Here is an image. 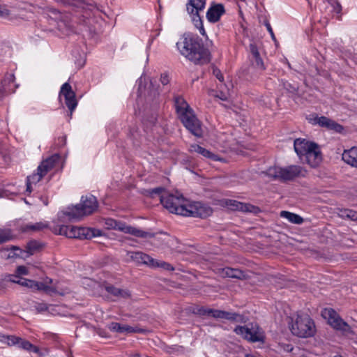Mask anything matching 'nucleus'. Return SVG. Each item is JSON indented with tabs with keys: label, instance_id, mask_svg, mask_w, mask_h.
I'll use <instances>...</instances> for the list:
<instances>
[{
	"label": "nucleus",
	"instance_id": "obj_1",
	"mask_svg": "<svg viewBox=\"0 0 357 357\" xmlns=\"http://www.w3.org/2000/svg\"><path fill=\"white\" fill-rule=\"evenodd\" d=\"M180 53L195 64L202 65L210 61V52L204 48L197 37L184 33L176 43Z\"/></svg>",
	"mask_w": 357,
	"mask_h": 357
},
{
	"label": "nucleus",
	"instance_id": "obj_2",
	"mask_svg": "<svg viewBox=\"0 0 357 357\" xmlns=\"http://www.w3.org/2000/svg\"><path fill=\"white\" fill-rule=\"evenodd\" d=\"M152 197L158 195L161 204L170 213L185 216L187 213L188 200L185 199L182 195L176 192L175 194H170L165 192L163 188H157L150 192Z\"/></svg>",
	"mask_w": 357,
	"mask_h": 357
},
{
	"label": "nucleus",
	"instance_id": "obj_3",
	"mask_svg": "<svg viewBox=\"0 0 357 357\" xmlns=\"http://www.w3.org/2000/svg\"><path fill=\"white\" fill-rule=\"evenodd\" d=\"M175 107L178 116L184 126L195 136L202 137L201 123L188 102L183 98L177 97L175 99Z\"/></svg>",
	"mask_w": 357,
	"mask_h": 357
},
{
	"label": "nucleus",
	"instance_id": "obj_4",
	"mask_svg": "<svg viewBox=\"0 0 357 357\" xmlns=\"http://www.w3.org/2000/svg\"><path fill=\"white\" fill-rule=\"evenodd\" d=\"M98 208V202L93 195L82 197L81 203L68 207L63 214L70 220H79L84 216L91 215Z\"/></svg>",
	"mask_w": 357,
	"mask_h": 357
},
{
	"label": "nucleus",
	"instance_id": "obj_5",
	"mask_svg": "<svg viewBox=\"0 0 357 357\" xmlns=\"http://www.w3.org/2000/svg\"><path fill=\"white\" fill-rule=\"evenodd\" d=\"M306 174L307 171L298 165H289L285 167H271L267 169V175L269 177L282 182L304 177Z\"/></svg>",
	"mask_w": 357,
	"mask_h": 357
},
{
	"label": "nucleus",
	"instance_id": "obj_6",
	"mask_svg": "<svg viewBox=\"0 0 357 357\" xmlns=\"http://www.w3.org/2000/svg\"><path fill=\"white\" fill-rule=\"evenodd\" d=\"M290 330L294 335L303 338L312 337L316 332L313 320L306 314H297Z\"/></svg>",
	"mask_w": 357,
	"mask_h": 357
},
{
	"label": "nucleus",
	"instance_id": "obj_7",
	"mask_svg": "<svg viewBox=\"0 0 357 357\" xmlns=\"http://www.w3.org/2000/svg\"><path fill=\"white\" fill-rule=\"evenodd\" d=\"M159 86L154 85L151 81L145 77L139 79L138 93L143 96L148 104L155 106L160 102Z\"/></svg>",
	"mask_w": 357,
	"mask_h": 357
},
{
	"label": "nucleus",
	"instance_id": "obj_8",
	"mask_svg": "<svg viewBox=\"0 0 357 357\" xmlns=\"http://www.w3.org/2000/svg\"><path fill=\"white\" fill-rule=\"evenodd\" d=\"M105 225L108 229H116L126 234H130L140 238H153L154 234L140 230L136 227L128 226L124 222L117 221L116 220L108 218L105 220Z\"/></svg>",
	"mask_w": 357,
	"mask_h": 357
},
{
	"label": "nucleus",
	"instance_id": "obj_9",
	"mask_svg": "<svg viewBox=\"0 0 357 357\" xmlns=\"http://www.w3.org/2000/svg\"><path fill=\"white\" fill-rule=\"evenodd\" d=\"M234 332L245 340L252 342H263L264 335L257 324H250L245 326H237Z\"/></svg>",
	"mask_w": 357,
	"mask_h": 357
},
{
	"label": "nucleus",
	"instance_id": "obj_10",
	"mask_svg": "<svg viewBox=\"0 0 357 357\" xmlns=\"http://www.w3.org/2000/svg\"><path fill=\"white\" fill-rule=\"evenodd\" d=\"M321 315L328 320V324L335 330L341 331L345 333H353L351 326L333 309H324L321 312Z\"/></svg>",
	"mask_w": 357,
	"mask_h": 357
},
{
	"label": "nucleus",
	"instance_id": "obj_11",
	"mask_svg": "<svg viewBox=\"0 0 357 357\" xmlns=\"http://www.w3.org/2000/svg\"><path fill=\"white\" fill-rule=\"evenodd\" d=\"M89 228L62 225L59 227V234L68 238H88L93 236Z\"/></svg>",
	"mask_w": 357,
	"mask_h": 357
},
{
	"label": "nucleus",
	"instance_id": "obj_12",
	"mask_svg": "<svg viewBox=\"0 0 357 357\" xmlns=\"http://www.w3.org/2000/svg\"><path fill=\"white\" fill-rule=\"evenodd\" d=\"M187 213L185 216L206 218L211 215L212 208L206 204L201 202H190L188 201Z\"/></svg>",
	"mask_w": 357,
	"mask_h": 357
},
{
	"label": "nucleus",
	"instance_id": "obj_13",
	"mask_svg": "<svg viewBox=\"0 0 357 357\" xmlns=\"http://www.w3.org/2000/svg\"><path fill=\"white\" fill-rule=\"evenodd\" d=\"M222 206L231 211H238L245 213H258L260 211V209L257 206L234 199L222 200Z\"/></svg>",
	"mask_w": 357,
	"mask_h": 357
},
{
	"label": "nucleus",
	"instance_id": "obj_14",
	"mask_svg": "<svg viewBox=\"0 0 357 357\" xmlns=\"http://www.w3.org/2000/svg\"><path fill=\"white\" fill-rule=\"evenodd\" d=\"M60 96H64L65 103L72 114L77 105V101L75 92L72 90L71 86L68 82L62 85Z\"/></svg>",
	"mask_w": 357,
	"mask_h": 357
},
{
	"label": "nucleus",
	"instance_id": "obj_15",
	"mask_svg": "<svg viewBox=\"0 0 357 357\" xmlns=\"http://www.w3.org/2000/svg\"><path fill=\"white\" fill-rule=\"evenodd\" d=\"M0 340L6 342L8 345L19 344L21 348L35 353H38L39 351L38 348L31 344L29 342L23 340L15 336L1 335L0 336Z\"/></svg>",
	"mask_w": 357,
	"mask_h": 357
},
{
	"label": "nucleus",
	"instance_id": "obj_16",
	"mask_svg": "<svg viewBox=\"0 0 357 357\" xmlns=\"http://www.w3.org/2000/svg\"><path fill=\"white\" fill-rule=\"evenodd\" d=\"M307 164L312 167H317L319 165L322 160V155L319 147L316 145L310 149V151L304 155L303 160Z\"/></svg>",
	"mask_w": 357,
	"mask_h": 357
},
{
	"label": "nucleus",
	"instance_id": "obj_17",
	"mask_svg": "<svg viewBox=\"0 0 357 357\" xmlns=\"http://www.w3.org/2000/svg\"><path fill=\"white\" fill-rule=\"evenodd\" d=\"M215 273L223 278H229L238 280H246L248 278V276L245 273L238 268H232L229 267L218 268L216 269Z\"/></svg>",
	"mask_w": 357,
	"mask_h": 357
},
{
	"label": "nucleus",
	"instance_id": "obj_18",
	"mask_svg": "<svg viewBox=\"0 0 357 357\" xmlns=\"http://www.w3.org/2000/svg\"><path fill=\"white\" fill-rule=\"evenodd\" d=\"M225 13V6L222 3H212L206 13V18L211 23H215Z\"/></svg>",
	"mask_w": 357,
	"mask_h": 357
},
{
	"label": "nucleus",
	"instance_id": "obj_19",
	"mask_svg": "<svg viewBox=\"0 0 357 357\" xmlns=\"http://www.w3.org/2000/svg\"><path fill=\"white\" fill-rule=\"evenodd\" d=\"M315 145L314 142L301 138L295 139L294 143V150L301 160L310 149H313Z\"/></svg>",
	"mask_w": 357,
	"mask_h": 357
},
{
	"label": "nucleus",
	"instance_id": "obj_20",
	"mask_svg": "<svg viewBox=\"0 0 357 357\" xmlns=\"http://www.w3.org/2000/svg\"><path fill=\"white\" fill-rule=\"evenodd\" d=\"M109 329L112 331L118 332L120 333H140L144 332V330L137 326H131L127 324H121L117 322L111 323L109 326Z\"/></svg>",
	"mask_w": 357,
	"mask_h": 357
},
{
	"label": "nucleus",
	"instance_id": "obj_21",
	"mask_svg": "<svg viewBox=\"0 0 357 357\" xmlns=\"http://www.w3.org/2000/svg\"><path fill=\"white\" fill-rule=\"evenodd\" d=\"M127 256L130 261L137 264H146L151 267V264L153 263V258L142 252H128Z\"/></svg>",
	"mask_w": 357,
	"mask_h": 357
},
{
	"label": "nucleus",
	"instance_id": "obj_22",
	"mask_svg": "<svg viewBox=\"0 0 357 357\" xmlns=\"http://www.w3.org/2000/svg\"><path fill=\"white\" fill-rule=\"evenodd\" d=\"M314 121L320 126L335 130L337 132H341L343 130L342 126L326 116L317 117L314 119Z\"/></svg>",
	"mask_w": 357,
	"mask_h": 357
},
{
	"label": "nucleus",
	"instance_id": "obj_23",
	"mask_svg": "<svg viewBox=\"0 0 357 357\" xmlns=\"http://www.w3.org/2000/svg\"><path fill=\"white\" fill-rule=\"evenodd\" d=\"M250 52L251 54V61L252 66L259 70H264L265 66L263 60L261 58L259 50L255 43H251L250 45Z\"/></svg>",
	"mask_w": 357,
	"mask_h": 357
},
{
	"label": "nucleus",
	"instance_id": "obj_24",
	"mask_svg": "<svg viewBox=\"0 0 357 357\" xmlns=\"http://www.w3.org/2000/svg\"><path fill=\"white\" fill-rule=\"evenodd\" d=\"M59 155L55 154L52 155L41 162V164L38 167L37 171H42V172L45 175L55 166L56 163L59 162Z\"/></svg>",
	"mask_w": 357,
	"mask_h": 357
},
{
	"label": "nucleus",
	"instance_id": "obj_25",
	"mask_svg": "<svg viewBox=\"0 0 357 357\" xmlns=\"http://www.w3.org/2000/svg\"><path fill=\"white\" fill-rule=\"evenodd\" d=\"M190 151L192 153H197L204 158H209L212 160L217 161L219 160V157L211 152L210 151L206 149L204 147L200 146L198 144H192L190 146Z\"/></svg>",
	"mask_w": 357,
	"mask_h": 357
},
{
	"label": "nucleus",
	"instance_id": "obj_26",
	"mask_svg": "<svg viewBox=\"0 0 357 357\" xmlns=\"http://www.w3.org/2000/svg\"><path fill=\"white\" fill-rule=\"evenodd\" d=\"M204 0H189L187 4V10L190 14L195 15L199 18V16L198 13L204 9Z\"/></svg>",
	"mask_w": 357,
	"mask_h": 357
},
{
	"label": "nucleus",
	"instance_id": "obj_27",
	"mask_svg": "<svg viewBox=\"0 0 357 357\" xmlns=\"http://www.w3.org/2000/svg\"><path fill=\"white\" fill-rule=\"evenodd\" d=\"M342 158L346 163L357 167V147H352L349 150L344 151Z\"/></svg>",
	"mask_w": 357,
	"mask_h": 357
},
{
	"label": "nucleus",
	"instance_id": "obj_28",
	"mask_svg": "<svg viewBox=\"0 0 357 357\" xmlns=\"http://www.w3.org/2000/svg\"><path fill=\"white\" fill-rule=\"evenodd\" d=\"M211 317L214 318L225 319L227 320H236L240 315L236 313H231L219 310H211Z\"/></svg>",
	"mask_w": 357,
	"mask_h": 357
},
{
	"label": "nucleus",
	"instance_id": "obj_29",
	"mask_svg": "<svg viewBox=\"0 0 357 357\" xmlns=\"http://www.w3.org/2000/svg\"><path fill=\"white\" fill-rule=\"evenodd\" d=\"M29 284V288L33 290L44 291L48 294L54 293L56 289L54 287H50L44 282H38L34 280L28 281Z\"/></svg>",
	"mask_w": 357,
	"mask_h": 357
},
{
	"label": "nucleus",
	"instance_id": "obj_30",
	"mask_svg": "<svg viewBox=\"0 0 357 357\" xmlns=\"http://www.w3.org/2000/svg\"><path fill=\"white\" fill-rule=\"evenodd\" d=\"M280 217L287 219L291 223L301 225L303 222V218L300 215L286 211L280 212Z\"/></svg>",
	"mask_w": 357,
	"mask_h": 357
},
{
	"label": "nucleus",
	"instance_id": "obj_31",
	"mask_svg": "<svg viewBox=\"0 0 357 357\" xmlns=\"http://www.w3.org/2000/svg\"><path fill=\"white\" fill-rule=\"evenodd\" d=\"M106 289L109 293L119 298H127L130 296V294L128 290L116 288L113 286L107 287Z\"/></svg>",
	"mask_w": 357,
	"mask_h": 357
},
{
	"label": "nucleus",
	"instance_id": "obj_32",
	"mask_svg": "<svg viewBox=\"0 0 357 357\" xmlns=\"http://www.w3.org/2000/svg\"><path fill=\"white\" fill-rule=\"evenodd\" d=\"M41 248L42 245L38 241L34 240L31 241L27 243L24 252H26L28 256H31L38 252Z\"/></svg>",
	"mask_w": 357,
	"mask_h": 357
},
{
	"label": "nucleus",
	"instance_id": "obj_33",
	"mask_svg": "<svg viewBox=\"0 0 357 357\" xmlns=\"http://www.w3.org/2000/svg\"><path fill=\"white\" fill-rule=\"evenodd\" d=\"M47 227V225L43 222H37L32 225H26L23 227V231H40Z\"/></svg>",
	"mask_w": 357,
	"mask_h": 357
},
{
	"label": "nucleus",
	"instance_id": "obj_34",
	"mask_svg": "<svg viewBox=\"0 0 357 357\" xmlns=\"http://www.w3.org/2000/svg\"><path fill=\"white\" fill-rule=\"evenodd\" d=\"M151 268H162L165 270L174 271V268L169 263L163 261H158L153 258V263L151 264Z\"/></svg>",
	"mask_w": 357,
	"mask_h": 357
},
{
	"label": "nucleus",
	"instance_id": "obj_35",
	"mask_svg": "<svg viewBox=\"0 0 357 357\" xmlns=\"http://www.w3.org/2000/svg\"><path fill=\"white\" fill-rule=\"evenodd\" d=\"M14 236L9 229H0V244L12 240Z\"/></svg>",
	"mask_w": 357,
	"mask_h": 357
},
{
	"label": "nucleus",
	"instance_id": "obj_36",
	"mask_svg": "<svg viewBox=\"0 0 357 357\" xmlns=\"http://www.w3.org/2000/svg\"><path fill=\"white\" fill-rule=\"evenodd\" d=\"M8 278H9V281L12 282H14V283H17V284H19L23 287H26L28 288H29V284L28 282H28V281H32L31 280H28V279H22V280H17V278H18L17 275H8Z\"/></svg>",
	"mask_w": 357,
	"mask_h": 357
},
{
	"label": "nucleus",
	"instance_id": "obj_37",
	"mask_svg": "<svg viewBox=\"0 0 357 357\" xmlns=\"http://www.w3.org/2000/svg\"><path fill=\"white\" fill-rule=\"evenodd\" d=\"M45 176L42 171H37V173L33 174L32 175L27 177V181L32 184H36L39 182L41 178Z\"/></svg>",
	"mask_w": 357,
	"mask_h": 357
},
{
	"label": "nucleus",
	"instance_id": "obj_38",
	"mask_svg": "<svg viewBox=\"0 0 357 357\" xmlns=\"http://www.w3.org/2000/svg\"><path fill=\"white\" fill-rule=\"evenodd\" d=\"M341 216L345 217L354 221H357V211L350 209H344L341 211Z\"/></svg>",
	"mask_w": 357,
	"mask_h": 357
},
{
	"label": "nucleus",
	"instance_id": "obj_39",
	"mask_svg": "<svg viewBox=\"0 0 357 357\" xmlns=\"http://www.w3.org/2000/svg\"><path fill=\"white\" fill-rule=\"evenodd\" d=\"M226 89L220 90L217 94H215V97L220 98L222 100H227L230 98V92L229 89L225 86Z\"/></svg>",
	"mask_w": 357,
	"mask_h": 357
},
{
	"label": "nucleus",
	"instance_id": "obj_40",
	"mask_svg": "<svg viewBox=\"0 0 357 357\" xmlns=\"http://www.w3.org/2000/svg\"><path fill=\"white\" fill-rule=\"evenodd\" d=\"M194 21H195V22H196L195 25L197 27V29L199 30L200 33L202 36H206L205 29H204L203 24H202V21L201 20L200 17L197 18V20L194 19Z\"/></svg>",
	"mask_w": 357,
	"mask_h": 357
},
{
	"label": "nucleus",
	"instance_id": "obj_41",
	"mask_svg": "<svg viewBox=\"0 0 357 357\" xmlns=\"http://www.w3.org/2000/svg\"><path fill=\"white\" fill-rule=\"evenodd\" d=\"M213 74L220 82H223L224 77L218 68L213 67Z\"/></svg>",
	"mask_w": 357,
	"mask_h": 357
},
{
	"label": "nucleus",
	"instance_id": "obj_42",
	"mask_svg": "<svg viewBox=\"0 0 357 357\" xmlns=\"http://www.w3.org/2000/svg\"><path fill=\"white\" fill-rule=\"evenodd\" d=\"M211 309H208V308H205V307H200L197 310V313L199 314V315H207V316H210L211 315Z\"/></svg>",
	"mask_w": 357,
	"mask_h": 357
},
{
	"label": "nucleus",
	"instance_id": "obj_43",
	"mask_svg": "<svg viewBox=\"0 0 357 357\" xmlns=\"http://www.w3.org/2000/svg\"><path fill=\"white\" fill-rule=\"evenodd\" d=\"M160 82L163 85H166L169 82V76L167 73H163L160 76Z\"/></svg>",
	"mask_w": 357,
	"mask_h": 357
},
{
	"label": "nucleus",
	"instance_id": "obj_44",
	"mask_svg": "<svg viewBox=\"0 0 357 357\" xmlns=\"http://www.w3.org/2000/svg\"><path fill=\"white\" fill-rule=\"evenodd\" d=\"M16 272L20 275H27L29 273L28 269L24 266H19L17 268Z\"/></svg>",
	"mask_w": 357,
	"mask_h": 357
},
{
	"label": "nucleus",
	"instance_id": "obj_45",
	"mask_svg": "<svg viewBox=\"0 0 357 357\" xmlns=\"http://www.w3.org/2000/svg\"><path fill=\"white\" fill-rule=\"evenodd\" d=\"M7 252H8V249H3L2 250V252H4V257L6 259H10V258H14V257L20 256V255L15 254V253L12 254L10 252H9V253L7 254L6 253Z\"/></svg>",
	"mask_w": 357,
	"mask_h": 357
},
{
	"label": "nucleus",
	"instance_id": "obj_46",
	"mask_svg": "<svg viewBox=\"0 0 357 357\" xmlns=\"http://www.w3.org/2000/svg\"><path fill=\"white\" fill-rule=\"evenodd\" d=\"M285 88L291 93H294L297 90V87L292 86L290 84H285Z\"/></svg>",
	"mask_w": 357,
	"mask_h": 357
},
{
	"label": "nucleus",
	"instance_id": "obj_47",
	"mask_svg": "<svg viewBox=\"0 0 357 357\" xmlns=\"http://www.w3.org/2000/svg\"><path fill=\"white\" fill-rule=\"evenodd\" d=\"M47 306L45 304H38V306L36 307V309L38 310V311L39 312H41V311H44V310H47Z\"/></svg>",
	"mask_w": 357,
	"mask_h": 357
},
{
	"label": "nucleus",
	"instance_id": "obj_48",
	"mask_svg": "<svg viewBox=\"0 0 357 357\" xmlns=\"http://www.w3.org/2000/svg\"><path fill=\"white\" fill-rule=\"evenodd\" d=\"M342 7L340 3H336L334 6V10L337 13H340L341 11Z\"/></svg>",
	"mask_w": 357,
	"mask_h": 357
},
{
	"label": "nucleus",
	"instance_id": "obj_49",
	"mask_svg": "<svg viewBox=\"0 0 357 357\" xmlns=\"http://www.w3.org/2000/svg\"><path fill=\"white\" fill-rule=\"evenodd\" d=\"M98 333L101 337H107V333L105 331L98 330Z\"/></svg>",
	"mask_w": 357,
	"mask_h": 357
},
{
	"label": "nucleus",
	"instance_id": "obj_50",
	"mask_svg": "<svg viewBox=\"0 0 357 357\" xmlns=\"http://www.w3.org/2000/svg\"><path fill=\"white\" fill-rule=\"evenodd\" d=\"M10 249V250H19V251H20L21 253L24 252V250H21L19 247L15 246V245L11 246Z\"/></svg>",
	"mask_w": 357,
	"mask_h": 357
},
{
	"label": "nucleus",
	"instance_id": "obj_51",
	"mask_svg": "<svg viewBox=\"0 0 357 357\" xmlns=\"http://www.w3.org/2000/svg\"><path fill=\"white\" fill-rule=\"evenodd\" d=\"M31 184H32L31 183H30V182H29L27 181V182H26V191L29 192H31L32 191V189H31Z\"/></svg>",
	"mask_w": 357,
	"mask_h": 357
},
{
	"label": "nucleus",
	"instance_id": "obj_52",
	"mask_svg": "<svg viewBox=\"0 0 357 357\" xmlns=\"http://www.w3.org/2000/svg\"><path fill=\"white\" fill-rule=\"evenodd\" d=\"M265 25H266V28H267V29H268V32H269L270 33H273V30H272V28H271V26L270 24H269L268 22H266V23H265Z\"/></svg>",
	"mask_w": 357,
	"mask_h": 357
},
{
	"label": "nucleus",
	"instance_id": "obj_53",
	"mask_svg": "<svg viewBox=\"0 0 357 357\" xmlns=\"http://www.w3.org/2000/svg\"><path fill=\"white\" fill-rule=\"evenodd\" d=\"M43 282H44L46 284L49 285L50 284L52 283V280L50 279V278H47Z\"/></svg>",
	"mask_w": 357,
	"mask_h": 357
},
{
	"label": "nucleus",
	"instance_id": "obj_54",
	"mask_svg": "<svg viewBox=\"0 0 357 357\" xmlns=\"http://www.w3.org/2000/svg\"><path fill=\"white\" fill-rule=\"evenodd\" d=\"M271 35L272 38H273V39H275L274 33H271Z\"/></svg>",
	"mask_w": 357,
	"mask_h": 357
},
{
	"label": "nucleus",
	"instance_id": "obj_55",
	"mask_svg": "<svg viewBox=\"0 0 357 357\" xmlns=\"http://www.w3.org/2000/svg\"><path fill=\"white\" fill-rule=\"evenodd\" d=\"M3 89L0 86V93H3Z\"/></svg>",
	"mask_w": 357,
	"mask_h": 357
},
{
	"label": "nucleus",
	"instance_id": "obj_56",
	"mask_svg": "<svg viewBox=\"0 0 357 357\" xmlns=\"http://www.w3.org/2000/svg\"><path fill=\"white\" fill-rule=\"evenodd\" d=\"M2 287V283L0 281V289Z\"/></svg>",
	"mask_w": 357,
	"mask_h": 357
},
{
	"label": "nucleus",
	"instance_id": "obj_57",
	"mask_svg": "<svg viewBox=\"0 0 357 357\" xmlns=\"http://www.w3.org/2000/svg\"><path fill=\"white\" fill-rule=\"evenodd\" d=\"M222 86H223V84H221L220 86V88H222Z\"/></svg>",
	"mask_w": 357,
	"mask_h": 357
},
{
	"label": "nucleus",
	"instance_id": "obj_58",
	"mask_svg": "<svg viewBox=\"0 0 357 357\" xmlns=\"http://www.w3.org/2000/svg\"><path fill=\"white\" fill-rule=\"evenodd\" d=\"M222 86H223V84H221L220 86V88H222Z\"/></svg>",
	"mask_w": 357,
	"mask_h": 357
},
{
	"label": "nucleus",
	"instance_id": "obj_59",
	"mask_svg": "<svg viewBox=\"0 0 357 357\" xmlns=\"http://www.w3.org/2000/svg\"><path fill=\"white\" fill-rule=\"evenodd\" d=\"M222 86H223V84H221L220 86V88H222Z\"/></svg>",
	"mask_w": 357,
	"mask_h": 357
}]
</instances>
